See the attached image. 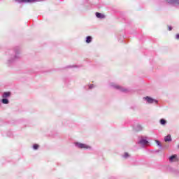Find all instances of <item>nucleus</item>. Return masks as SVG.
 Returning a JSON list of instances; mask_svg holds the SVG:
<instances>
[{
  "instance_id": "15",
  "label": "nucleus",
  "mask_w": 179,
  "mask_h": 179,
  "mask_svg": "<svg viewBox=\"0 0 179 179\" xmlns=\"http://www.w3.org/2000/svg\"><path fill=\"white\" fill-rule=\"evenodd\" d=\"M159 122L161 125H166V124H167V121H166V120L164 119H161Z\"/></svg>"
},
{
  "instance_id": "16",
  "label": "nucleus",
  "mask_w": 179,
  "mask_h": 179,
  "mask_svg": "<svg viewBox=\"0 0 179 179\" xmlns=\"http://www.w3.org/2000/svg\"><path fill=\"white\" fill-rule=\"evenodd\" d=\"M33 149H34V150H37V149H38V144H34V145H33Z\"/></svg>"
},
{
  "instance_id": "5",
  "label": "nucleus",
  "mask_w": 179,
  "mask_h": 179,
  "mask_svg": "<svg viewBox=\"0 0 179 179\" xmlns=\"http://www.w3.org/2000/svg\"><path fill=\"white\" fill-rule=\"evenodd\" d=\"M16 2L19 3H34V2H41L43 0H15Z\"/></svg>"
},
{
  "instance_id": "3",
  "label": "nucleus",
  "mask_w": 179,
  "mask_h": 179,
  "mask_svg": "<svg viewBox=\"0 0 179 179\" xmlns=\"http://www.w3.org/2000/svg\"><path fill=\"white\" fill-rule=\"evenodd\" d=\"M143 100H145L148 104H153V103H155L157 104L159 103V101L150 97V96H145L143 98Z\"/></svg>"
},
{
  "instance_id": "22",
  "label": "nucleus",
  "mask_w": 179,
  "mask_h": 179,
  "mask_svg": "<svg viewBox=\"0 0 179 179\" xmlns=\"http://www.w3.org/2000/svg\"><path fill=\"white\" fill-rule=\"evenodd\" d=\"M75 67H76V66H69V68H75Z\"/></svg>"
},
{
  "instance_id": "7",
  "label": "nucleus",
  "mask_w": 179,
  "mask_h": 179,
  "mask_svg": "<svg viewBox=\"0 0 179 179\" xmlns=\"http://www.w3.org/2000/svg\"><path fill=\"white\" fill-rule=\"evenodd\" d=\"M138 143H140V145H148V143H149V141H148V140L145 139V138H141L139 141Z\"/></svg>"
},
{
  "instance_id": "20",
  "label": "nucleus",
  "mask_w": 179,
  "mask_h": 179,
  "mask_svg": "<svg viewBox=\"0 0 179 179\" xmlns=\"http://www.w3.org/2000/svg\"><path fill=\"white\" fill-rule=\"evenodd\" d=\"M168 30H169V31H171V30H173V27L171 26H169Z\"/></svg>"
},
{
  "instance_id": "9",
  "label": "nucleus",
  "mask_w": 179,
  "mask_h": 179,
  "mask_svg": "<svg viewBox=\"0 0 179 179\" xmlns=\"http://www.w3.org/2000/svg\"><path fill=\"white\" fill-rule=\"evenodd\" d=\"M95 15L98 19H104L106 17V15H104L103 14H102L101 13H96Z\"/></svg>"
},
{
  "instance_id": "6",
  "label": "nucleus",
  "mask_w": 179,
  "mask_h": 179,
  "mask_svg": "<svg viewBox=\"0 0 179 179\" xmlns=\"http://www.w3.org/2000/svg\"><path fill=\"white\" fill-rule=\"evenodd\" d=\"M166 2L169 3V5H173V6H178L179 0H166Z\"/></svg>"
},
{
  "instance_id": "21",
  "label": "nucleus",
  "mask_w": 179,
  "mask_h": 179,
  "mask_svg": "<svg viewBox=\"0 0 179 179\" xmlns=\"http://www.w3.org/2000/svg\"><path fill=\"white\" fill-rule=\"evenodd\" d=\"M176 40H179V34H176Z\"/></svg>"
},
{
  "instance_id": "12",
  "label": "nucleus",
  "mask_w": 179,
  "mask_h": 179,
  "mask_svg": "<svg viewBox=\"0 0 179 179\" xmlns=\"http://www.w3.org/2000/svg\"><path fill=\"white\" fill-rule=\"evenodd\" d=\"M1 103L3 104H9V99H8V98H3L1 99Z\"/></svg>"
},
{
  "instance_id": "11",
  "label": "nucleus",
  "mask_w": 179,
  "mask_h": 179,
  "mask_svg": "<svg viewBox=\"0 0 179 179\" xmlns=\"http://www.w3.org/2000/svg\"><path fill=\"white\" fill-rule=\"evenodd\" d=\"M92 40H93V38H92L90 36H88L86 37L85 43H87V44H90V43H92Z\"/></svg>"
},
{
  "instance_id": "2",
  "label": "nucleus",
  "mask_w": 179,
  "mask_h": 179,
  "mask_svg": "<svg viewBox=\"0 0 179 179\" xmlns=\"http://www.w3.org/2000/svg\"><path fill=\"white\" fill-rule=\"evenodd\" d=\"M75 146L78 149H92L90 146L82 143H75Z\"/></svg>"
},
{
  "instance_id": "4",
  "label": "nucleus",
  "mask_w": 179,
  "mask_h": 179,
  "mask_svg": "<svg viewBox=\"0 0 179 179\" xmlns=\"http://www.w3.org/2000/svg\"><path fill=\"white\" fill-rule=\"evenodd\" d=\"M111 87H113L114 89H116L117 90H120V92H122V93H127L128 92V89L124 88L120 85H115L113 84H111Z\"/></svg>"
},
{
  "instance_id": "14",
  "label": "nucleus",
  "mask_w": 179,
  "mask_h": 179,
  "mask_svg": "<svg viewBox=\"0 0 179 179\" xmlns=\"http://www.w3.org/2000/svg\"><path fill=\"white\" fill-rule=\"evenodd\" d=\"M177 159L176 155H173L169 157L170 162H174V159Z\"/></svg>"
},
{
  "instance_id": "10",
  "label": "nucleus",
  "mask_w": 179,
  "mask_h": 179,
  "mask_svg": "<svg viewBox=\"0 0 179 179\" xmlns=\"http://www.w3.org/2000/svg\"><path fill=\"white\" fill-rule=\"evenodd\" d=\"M10 96V92H3L2 94L3 99H8V97Z\"/></svg>"
},
{
  "instance_id": "17",
  "label": "nucleus",
  "mask_w": 179,
  "mask_h": 179,
  "mask_svg": "<svg viewBox=\"0 0 179 179\" xmlns=\"http://www.w3.org/2000/svg\"><path fill=\"white\" fill-rule=\"evenodd\" d=\"M123 157L124 159L129 157V154H128V152H125L124 155H123Z\"/></svg>"
},
{
  "instance_id": "19",
  "label": "nucleus",
  "mask_w": 179,
  "mask_h": 179,
  "mask_svg": "<svg viewBox=\"0 0 179 179\" xmlns=\"http://www.w3.org/2000/svg\"><path fill=\"white\" fill-rule=\"evenodd\" d=\"M94 85H93V84H90L89 86L90 90L94 89Z\"/></svg>"
},
{
  "instance_id": "18",
  "label": "nucleus",
  "mask_w": 179,
  "mask_h": 179,
  "mask_svg": "<svg viewBox=\"0 0 179 179\" xmlns=\"http://www.w3.org/2000/svg\"><path fill=\"white\" fill-rule=\"evenodd\" d=\"M156 143H157V146H159V148H162V143H160V141L156 140Z\"/></svg>"
},
{
  "instance_id": "8",
  "label": "nucleus",
  "mask_w": 179,
  "mask_h": 179,
  "mask_svg": "<svg viewBox=\"0 0 179 179\" xmlns=\"http://www.w3.org/2000/svg\"><path fill=\"white\" fill-rule=\"evenodd\" d=\"M134 131H142V129H143V127H142V126H141V124H137L136 126H134Z\"/></svg>"
},
{
  "instance_id": "1",
  "label": "nucleus",
  "mask_w": 179,
  "mask_h": 179,
  "mask_svg": "<svg viewBox=\"0 0 179 179\" xmlns=\"http://www.w3.org/2000/svg\"><path fill=\"white\" fill-rule=\"evenodd\" d=\"M7 54L10 55V58L7 61V64L8 65H11V64L15 62V61H17V59L20 58V48L17 46L14 48V50H9Z\"/></svg>"
},
{
  "instance_id": "13",
  "label": "nucleus",
  "mask_w": 179,
  "mask_h": 179,
  "mask_svg": "<svg viewBox=\"0 0 179 179\" xmlns=\"http://www.w3.org/2000/svg\"><path fill=\"white\" fill-rule=\"evenodd\" d=\"M164 141L165 142H171V135L166 136L164 138Z\"/></svg>"
},
{
  "instance_id": "23",
  "label": "nucleus",
  "mask_w": 179,
  "mask_h": 179,
  "mask_svg": "<svg viewBox=\"0 0 179 179\" xmlns=\"http://www.w3.org/2000/svg\"><path fill=\"white\" fill-rule=\"evenodd\" d=\"M178 148L179 149V145H178Z\"/></svg>"
}]
</instances>
